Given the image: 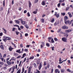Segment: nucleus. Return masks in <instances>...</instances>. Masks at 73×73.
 I'll use <instances>...</instances> for the list:
<instances>
[{"mask_svg":"<svg viewBox=\"0 0 73 73\" xmlns=\"http://www.w3.org/2000/svg\"><path fill=\"white\" fill-rule=\"evenodd\" d=\"M67 38L65 37H63L62 38V41L65 42H67Z\"/></svg>","mask_w":73,"mask_h":73,"instance_id":"obj_1","label":"nucleus"},{"mask_svg":"<svg viewBox=\"0 0 73 73\" xmlns=\"http://www.w3.org/2000/svg\"><path fill=\"white\" fill-rule=\"evenodd\" d=\"M72 30L71 29H69L68 30H66L65 31V32L66 33H69L71 32L72 31Z\"/></svg>","mask_w":73,"mask_h":73,"instance_id":"obj_2","label":"nucleus"},{"mask_svg":"<svg viewBox=\"0 0 73 73\" xmlns=\"http://www.w3.org/2000/svg\"><path fill=\"white\" fill-rule=\"evenodd\" d=\"M57 13L56 12H55V14L54 15V16H55L57 18H58L59 17V16H60V15H59V14L58 13L57 14Z\"/></svg>","mask_w":73,"mask_h":73,"instance_id":"obj_3","label":"nucleus"},{"mask_svg":"<svg viewBox=\"0 0 73 73\" xmlns=\"http://www.w3.org/2000/svg\"><path fill=\"white\" fill-rule=\"evenodd\" d=\"M62 28L63 29H68V27L67 26H64L62 27Z\"/></svg>","mask_w":73,"mask_h":73,"instance_id":"obj_4","label":"nucleus"},{"mask_svg":"<svg viewBox=\"0 0 73 73\" xmlns=\"http://www.w3.org/2000/svg\"><path fill=\"white\" fill-rule=\"evenodd\" d=\"M68 17L67 16H66L64 17V20L65 21H66V20H68Z\"/></svg>","mask_w":73,"mask_h":73,"instance_id":"obj_5","label":"nucleus"},{"mask_svg":"<svg viewBox=\"0 0 73 73\" xmlns=\"http://www.w3.org/2000/svg\"><path fill=\"white\" fill-rule=\"evenodd\" d=\"M0 59H1L2 61H3L4 60V58H3L2 57V56L1 55V53H0Z\"/></svg>","mask_w":73,"mask_h":73,"instance_id":"obj_6","label":"nucleus"},{"mask_svg":"<svg viewBox=\"0 0 73 73\" xmlns=\"http://www.w3.org/2000/svg\"><path fill=\"white\" fill-rule=\"evenodd\" d=\"M41 64L42 63L41 62L39 66L38 67L39 70H40V69H41V67H42V64Z\"/></svg>","mask_w":73,"mask_h":73,"instance_id":"obj_7","label":"nucleus"},{"mask_svg":"<svg viewBox=\"0 0 73 73\" xmlns=\"http://www.w3.org/2000/svg\"><path fill=\"white\" fill-rule=\"evenodd\" d=\"M13 49V48H12V47H11V46H10L9 48V50L10 51H12Z\"/></svg>","mask_w":73,"mask_h":73,"instance_id":"obj_8","label":"nucleus"},{"mask_svg":"<svg viewBox=\"0 0 73 73\" xmlns=\"http://www.w3.org/2000/svg\"><path fill=\"white\" fill-rule=\"evenodd\" d=\"M68 14L70 18H71V17H72L73 16L72 15V14H71V13H70V12L68 13Z\"/></svg>","mask_w":73,"mask_h":73,"instance_id":"obj_9","label":"nucleus"},{"mask_svg":"<svg viewBox=\"0 0 73 73\" xmlns=\"http://www.w3.org/2000/svg\"><path fill=\"white\" fill-rule=\"evenodd\" d=\"M6 40H11V37H5Z\"/></svg>","mask_w":73,"mask_h":73,"instance_id":"obj_10","label":"nucleus"},{"mask_svg":"<svg viewBox=\"0 0 73 73\" xmlns=\"http://www.w3.org/2000/svg\"><path fill=\"white\" fill-rule=\"evenodd\" d=\"M20 49H19L18 50H17L16 52L17 53H22V52L20 51Z\"/></svg>","mask_w":73,"mask_h":73,"instance_id":"obj_11","label":"nucleus"},{"mask_svg":"<svg viewBox=\"0 0 73 73\" xmlns=\"http://www.w3.org/2000/svg\"><path fill=\"white\" fill-rule=\"evenodd\" d=\"M15 23H16V24H19V23H20V21L17 20H15Z\"/></svg>","mask_w":73,"mask_h":73,"instance_id":"obj_12","label":"nucleus"},{"mask_svg":"<svg viewBox=\"0 0 73 73\" xmlns=\"http://www.w3.org/2000/svg\"><path fill=\"white\" fill-rule=\"evenodd\" d=\"M21 23L22 24H23V25H24V24H26V22L25 21H21Z\"/></svg>","mask_w":73,"mask_h":73,"instance_id":"obj_13","label":"nucleus"},{"mask_svg":"<svg viewBox=\"0 0 73 73\" xmlns=\"http://www.w3.org/2000/svg\"><path fill=\"white\" fill-rule=\"evenodd\" d=\"M29 8H31V6H32V4H31V3L29 1Z\"/></svg>","mask_w":73,"mask_h":73,"instance_id":"obj_14","label":"nucleus"},{"mask_svg":"<svg viewBox=\"0 0 73 73\" xmlns=\"http://www.w3.org/2000/svg\"><path fill=\"white\" fill-rule=\"evenodd\" d=\"M59 24V23L58 21L56 22L54 24V25L55 26H56V25H57V24Z\"/></svg>","mask_w":73,"mask_h":73,"instance_id":"obj_15","label":"nucleus"},{"mask_svg":"<svg viewBox=\"0 0 73 73\" xmlns=\"http://www.w3.org/2000/svg\"><path fill=\"white\" fill-rule=\"evenodd\" d=\"M65 72V69H62L61 70V73H64Z\"/></svg>","mask_w":73,"mask_h":73,"instance_id":"obj_16","label":"nucleus"},{"mask_svg":"<svg viewBox=\"0 0 73 73\" xmlns=\"http://www.w3.org/2000/svg\"><path fill=\"white\" fill-rule=\"evenodd\" d=\"M42 5H45V1H43L42 2Z\"/></svg>","mask_w":73,"mask_h":73,"instance_id":"obj_17","label":"nucleus"},{"mask_svg":"<svg viewBox=\"0 0 73 73\" xmlns=\"http://www.w3.org/2000/svg\"><path fill=\"white\" fill-rule=\"evenodd\" d=\"M7 64H8V65H11V64H12V62H9V61H7Z\"/></svg>","mask_w":73,"mask_h":73,"instance_id":"obj_18","label":"nucleus"},{"mask_svg":"<svg viewBox=\"0 0 73 73\" xmlns=\"http://www.w3.org/2000/svg\"><path fill=\"white\" fill-rule=\"evenodd\" d=\"M1 48L2 49V50H4V47L3 46V45H1Z\"/></svg>","mask_w":73,"mask_h":73,"instance_id":"obj_19","label":"nucleus"},{"mask_svg":"<svg viewBox=\"0 0 73 73\" xmlns=\"http://www.w3.org/2000/svg\"><path fill=\"white\" fill-rule=\"evenodd\" d=\"M69 8H70V7H66V11H68V10H69Z\"/></svg>","mask_w":73,"mask_h":73,"instance_id":"obj_20","label":"nucleus"},{"mask_svg":"<svg viewBox=\"0 0 73 73\" xmlns=\"http://www.w3.org/2000/svg\"><path fill=\"white\" fill-rule=\"evenodd\" d=\"M26 56V54L24 53L23 54V57H21V58H24V57H25V56Z\"/></svg>","mask_w":73,"mask_h":73,"instance_id":"obj_21","label":"nucleus"},{"mask_svg":"<svg viewBox=\"0 0 73 73\" xmlns=\"http://www.w3.org/2000/svg\"><path fill=\"white\" fill-rule=\"evenodd\" d=\"M31 68L29 67V69H28V73H31Z\"/></svg>","mask_w":73,"mask_h":73,"instance_id":"obj_22","label":"nucleus"},{"mask_svg":"<svg viewBox=\"0 0 73 73\" xmlns=\"http://www.w3.org/2000/svg\"><path fill=\"white\" fill-rule=\"evenodd\" d=\"M60 5H61V3H60L58 4L57 5V7L58 8H60Z\"/></svg>","mask_w":73,"mask_h":73,"instance_id":"obj_23","label":"nucleus"},{"mask_svg":"<svg viewBox=\"0 0 73 73\" xmlns=\"http://www.w3.org/2000/svg\"><path fill=\"white\" fill-rule=\"evenodd\" d=\"M2 29L5 31V33H7V30L5 29H4V28H3Z\"/></svg>","mask_w":73,"mask_h":73,"instance_id":"obj_24","label":"nucleus"},{"mask_svg":"<svg viewBox=\"0 0 73 73\" xmlns=\"http://www.w3.org/2000/svg\"><path fill=\"white\" fill-rule=\"evenodd\" d=\"M33 58H34V56H31L30 58H29V59L30 60H31V59H33Z\"/></svg>","mask_w":73,"mask_h":73,"instance_id":"obj_25","label":"nucleus"},{"mask_svg":"<svg viewBox=\"0 0 73 73\" xmlns=\"http://www.w3.org/2000/svg\"><path fill=\"white\" fill-rule=\"evenodd\" d=\"M54 21V18H52V19L51 20V23H53Z\"/></svg>","mask_w":73,"mask_h":73,"instance_id":"obj_26","label":"nucleus"},{"mask_svg":"<svg viewBox=\"0 0 73 73\" xmlns=\"http://www.w3.org/2000/svg\"><path fill=\"white\" fill-rule=\"evenodd\" d=\"M55 73H57L58 72V69H56L55 70Z\"/></svg>","mask_w":73,"mask_h":73,"instance_id":"obj_27","label":"nucleus"},{"mask_svg":"<svg viewBox=\"0 0 73 73\" xmlns=\"http://www.w3.org/2000/svg\"><path fill=\"white\" fill-rule=\"evenodd\" d=\"M15 68L16 67H15V66H13L12 68L13 70H15Z\"/></svg>","mask_w":73,"mask_h":73,"instance_id":"obj_28","label":"nucleus"},{"mask_svg":"<svg viewBox=\"0 0 73 73\" xmlns=\"http://www.w3.org/2000/svg\"><path fill=\"white\" fill-rule=\"evenodd\" d=\"M20 71H21V69H19L17 72V73H20Z\"/></svg>","mask_w":73,"mask_h":73,"instance_id":"obj_29","label":"nucleus"},{"mask_svg":"<svg viewBox=\"0 0 73 73\" xmlns=\"http://www.w3.org/2000/svg\"><path fill=\"white\" fill-rule=\"evenodd\" d=\"M61 14L63 16H65V13H61Z\"/></svg>","mask_w":73,"mask_h":73,"instance_id":"obj_30","label":"nucleus"},{"mask_svg":"<svg viewBox=\"0 0 73 73\" xmlns=\"http://www.w3.org/2000/svg\"><path fill=\"white\" fill-rule=\"evenodd\" d=\"M38 1V0H35L34 1V3H37V2Z\"/></svg>","mask_w":73,"mask_h":73,"instance_id":"obj_31","label":"nucleus"},{"mask_svg":"<svg viewBox=\"0 0 73 73\" xmlns=\"http://www.w3.org/2000/svg\"><path fill=\"white\" fill-rule=\"evenodd\" d=\"M41 21H42V23H44V19H42Z\"/></svg>","mask_w":73,"mask_h":73,"instance_id":"obj_32","label":"nucleus"},{"mask_svg":"<svg viewBox=\"0 0 73 73\" xmlns=\"http://www.w3.org/2000/svg\"><path fill=\"white\" fill-rule=\"evenodd\" d=\"M37 12V11H33V13L34 14H36Z\"/></svg>","mask_w":73,"mask_h":73,"instance_id":"obj_33","label":"nucleus"},{"mask_svg":"<svg viewBox=\"0 0 73 73\" xmlns=\"http://www.w3.org/2000/svg\"><path fill=\"white\" fill-rule=\"evenodd\" d=\"M46 46H48V47H49V46H50L49 45V43H46Z\"/></svg>","mask_w":73,"mask_h":73,"instance_id":"obj_34","label":"nucleus"},{"mask_svg":"<svg viewBox=\"0 0 73 73\" xmlns=\"http://www.w3.org/2000/svg\"><path fill=\"white\" fill-rule=\"evenodd\" d=\"M54 40L55 41H58V39H57V38H54Z\"/></svg>","mask_w":73,"mask_h":73,"instance_id":"obj_35","label":"nucleus"},{"mask_svg":"<svg viewBox=\"0 0 73 73\" xmlns=\"http://www.w3.org/2000/svg\"><path fill=\"white\" fill-rule=\"evenodd\" d=\"M3 40L5 42H6V41H7V39L6 38H5L3 39Z\"/></svg>","mask_w":73,"mask_h":73,"instance_id":"obj_36","label":"nucleus"},{"mask_svg":"<svg viewBox=\"0 0 73 73\" xmlns=\"http://www.w3.org/2000/svg\"><path fill=\"white\" fill-rule=\"evenodd\" d=\"M27 16H28V17H29V16H30V14H29V12H28L27 14Z\"/></svg>","mask_w":73,"mask_h":73,"instance_id":"obj_37","label":"nucleus"},{"mask_svg":"<svg viewBox=\"0 0 73 73\" xmlns=\"http://www.w3.org/2000/svg\"><path fill=\"white\" fill-rule=\"evenodd\" d=\"M25 26L26 28H27V29H28L29 28V27H28V25H25Z\"/></svg>","mask_w":73,"mask_h":73,"instance_id":"obj_38","label":"nucleus"},{"mask_svg":"<svg viewBox=\"0 0 73 73\" xmlns=\"http://www.w3.org/2000/svg\"><path fill=\"white\" fill-rule=\"evenodd\" d=\"M12 60H15V57H13L11 58Z\"/></svg>","mask_w":73,"mask_h":73,"instance_id":"obj_39","label":"nucleus"},{"mask_svg":"<svg viewBox=\"0 0 73 73\" xmlns=\"http://www.w3.org/2000/svg\"><path fill=\"white\" fill-rule=\"evenodd\" d=\"M65 0H63V1L62 0H60L59 1V3H62V2H64V1Z\"/></svg>","mask_w":73,"mask_h":73,"instance_id":"obj_40","label":"nucleus"},{"mask_svg":"<svg viewBox=\"0 0 73 73\" xmlns=\"http://www.w3.org/2000/svg\"><path fill=\"white\" fill-rule=\"evenodd\" d=\"M61 31V29H58V30L57 31V32H58V33H59V32H60V31Z\"/></svg>","mask_w":73,"mask_h":73,"instance_id":"obj_41","label":"nucleus"},{"mask_svg":"<svg viewBox=\"0 0 73 73\" xmlns=\"http://www.w3.org/2000/svg\"><path fill=\"white\" fill-rule=\"evenodd\" d=\"M51 41L52 43H53V42H54V40H53V38H52V39Z\"/></svg>","mask_w":73,"mask_h":73,"instance_id":"obj_42","label":"nucleus"},{"mask_svg":"<svg viewBox=\"0 0 73 73\" xmlns=\"http://www.w3.org/2000/svg\"><path fill=\"white\" fill-rule=\"evenodd\" d=\"M65 4L64 3H63L62 4V6H65Z\"/></svg>","mask_w":73,"mask_h":73,"instance_id":"obj_43","label":"nucleus"},{"mask_svg":"<svg viewBox=\"0 0 73 73\" xmlns=\"http://www.w3.org/2000/svg\"><path fill=\"white\" fill-rule=\"evenodd\" d=\"M21 56H19L17 57V58H21Z\"/></svg>","mask_w":73,"mask_h":73,"instance_id":"obj_44","label":"nucleus"},{"mask_svg":"<svg viewBox=\"0 0 73 73\" xmlns=\"http://www.w3.org/2000/svg\"><path fill=\"white\" fill-rule=\"evenodd\" d=\"M11 43H12V45H14V46L15 47V48H16V46H15V44L14 43H13V42H11Z\"/></svg>","mask_w":73,"mask_h":73,"instance_id":"obj_45","label":"nucleus"},{"mask_svg":"<svg viewBox=\"0 0 73 73\" xmlns=\"http://www.w3.org/2000/svg\"><path fill=\"white\" fill-rule=\"evenodd\" d=\"M18 55V54L17 53H14V56H17Z\"/></svg>","mask_w":73,"mask_h":73,"instance_id":"obj_46","label":"nucleus"},{"mask_svg":"<svg viewBox=\"0 0 73 73\" xmlns=\"http://www.w3.org/2000/svg\"><path fill=\"white\" fill-rule=\"evenodd\" d=\"M14 27H17L18 28H19V26L17 25H15L14 26Z\"/></svg>","mask_w":73,"mask_h":73,"instance_id":"obj_47","label":"nucleus"},{"mask_svg":"<svg viewBox=\"0 0 73 73\" xmlns=\"http://www.w3.org/2000/svg\"><path fill=\"white\" fill-rule=\"evenodd\" d=\"M44 46V45H43L42 44H41L40 45V48H43V47Z\"/></svg>","mask_w":73,"mask_h":73,"instance_id":"obj_48","label":"nucleus"},{"mask_svg":"<svg viewBox=\"0 0 73 73\" xmlns=\"http://www.w3.org/2000/svg\"><path fill=\"white\" fill-rule=\"evenodd\" d=\"M15 33L16 35H19V33L17 31H16L15 32Z\"/></svg>","mask_w":73,"mask_h":73,"instance_id":"obj_49","label":"nucleus"},{"mask_svg":"<svg viewBox=\"0 0 73 73\" xmlns=\"http://www.w3.org/2000/svg\"><path fill=\"white\" fill-rule=\"evenodd\" d=\"M67 71H68V72H71V71L69 69H68L67 70Z\"/></svg>","mask_w":73,"mask_h":73,"instance_id":"obj_50","label":"nucleus"},{"mask_svg":"<svg viewBox=\"0 0 73 73\" xmlns=\"http://www.w3.org/2000/svg\"><path fill=\"white\" fill-rule=\"evenodd\" d=\"M24 67L23 68V69H22V72L24 73Z\"/></svg>","mask_w":73,"mask_h":73,"instance_id":"obj_51","label":"nucleus"},{"mask_svg":"<svg viewBox=\"0 0 73 73\" xmlns=\"http://www.w3.org/2000/svg\"><path fill=\"white\" fill-rule=\"evenodd\" d=\"M3 7H1L0 8V11H3Z\"/></svg>","mask_w":73,"mask_h":73,"instance_id":"obj_52","label":"nucleus"},{"mask_svg":"<svg viewBox=\"0 0 73 73\" xmlns=\"http://www.w3.org/2000/svg\"><path fill=\"white\" fill-rule=\"evenodd\" d=\"M60 33L63 34L64 35H65V33H64L63 32L61 31L60 32Z\"/></svg>","mask_w":73,"mask_h":73,"instance_id":"obj_53","label":"nucleus"},{"mask_svg":"<svg viewBox=\"0 0 73 73\" xmlns=\"http://www.w3.org/2000/svg\"><path fill=\"white\" fill-rule=\"evenodd\" d=\"M59 62H61V61H62V60H61V58H59Z\"/></svg>","mask_w":73,"mask_h":73,"instance_id":"obj_54","label":"nucleus"},{"mask_svg":"<svg viewBox=\"0 0 73 73\" xmlns=\"http://www.w3.org/2000/svg\"><path fill=\"white\" fill-rule=\"evenodd\" d=\"M25 36L26 37L27 36H28V33H26L25 34Z\"/></svg>","mask_w":73,"mask_h":73,"instance_id":"obj_55","label":"nucleus"},{"mask_svg":"<svg viewBox=\"0 0 73 73\" xmlns=\"http://www.w3.org/2000/svg\"><path fill=\"white\" fill-rule=\"evenodd\" d=\"M20 47H21V48H23V44H21L20 45Z\"/></svg>","mask_w":73,"mask_h":73,"instance_id":"obj_56","label":"nucleus"},{"mask_svg":"<svg viewBox=\"0 0 73 73\" xmlns=\"http://www.w3.org/2000/svg\"><path fill=\"white\" fill-rule=\"evenodd\" d=\"M34 65L35 67H37V65H36V64L35 63H34Z\"/></svg>","mask_w":73,"mask_h":73,"instance_id":"obj_57","label":"nucleus"},{"mask_svg":"<svg viewBox=\"0 0 73 73\" xmlns=\"http://www.w3.org/2000/svg\"><path fill=\"white\" fill-rule=\"evenodd\" d=\"M20 28L21 29H23L24 28V27L23 26H20Z\"/></svg>","mask_w":73,"mask_h":73,"instance_id":"obj_58","label":"nucleus"},{"mask_svg":"<svg viewBox=\"0 0 73 73\" xmlns=\"http://www.w3.org/2000/svg\"><path fill=\"white\" fill-rule=\"evenodd\" d=\"M15 28H13V30H12V31H15Z\"/></svg>","mask_w":73,"mask_h":73,"instance_id":"obj_59","label":"nucleus"},{"mask_svg":"<svg viewBox=\"0 0 73 73\" xmlns=\"http://www.w3.org/2000/svg\"><path fill=\"white\" fill-rule=\"evenodd\" d=\"M4 63L3 62H0V64L1 65H3Z\"/></svg>","mask_w":73,"mask_h":73,"instance_id":"obj_60","label":"nucleus"},{"mask_svg":"<svg viewBox=\"0 0 73 73\" xmlns=\"http://www.w3.org/2000/svg\"><path fill=\"white\" fill-rule=\"evenodd\" d=\"M6 54H4L3 56V57H6Z\"/></svg>","mask_w":73,"mask_h":73,"instance_id":"obj_61","label":"nucleus"},{"mask_svg":"<svg viewBox=\"0 0 73 73\" xmlns=\"http://www.w3.org/2000/svg\"><path fill=\"white\" fill-rule=\"evenodd\" d=\"M27 10H25L24 11V13H27Z\"/></svg>","mask_w":73,"mask_h":73,"instance_id":"obj_62","label":"nucleus"},{"mask_svg":"<svg viewBox=\"0 0 73 73\" xmlns=\"http://www.w3.org/2000/svg\"><path fill=\"white\" fill-rule=\"evenodd\" d=\"M42 73H46V71L44 70L42 71Z\"/></svg>","mask_w":73,"mask_h":73,"instance_id":"obj_63","label":"nucleus"},{"mask_svg":"<svg viewBox=\"0 0 73 73\" xmlns=\"http://www.w3.org/2000/svg\"><path fill=\"white\" fill-rule=\"evenodd\" d=\"M53 72V69H52L51 70V73H52Z\"/></svg>","mask_w":73,"mask_h":73,"instance_id":"obj_64","label":"nucleus"}]
</instances>
